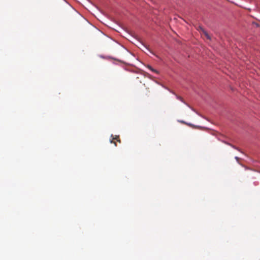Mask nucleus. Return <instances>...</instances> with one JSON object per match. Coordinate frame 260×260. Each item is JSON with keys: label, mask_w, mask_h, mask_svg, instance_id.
Listing matches in <instances>:
<instances>
[{"label": "nucleus", "mask_w": 260, "mask_h": 260, "mask_svg": "<svg viewBox=\"0 0 260 260\" xmlns=\"http://www.w3.org/2000/svg\"><path fill=\"white\" fill-rule=\"evenodd\" d=\"M198 30L202 32L203 33V34L205 36V37L207 38V39H209V40H211V37L209 35V34L204 29V28L203 27H202L201 26H199L198 27Z\"/></svg>", "instance_id": "f257e3e1"}, {"label": "nucleus", "mask_w": 260, "mask_h": 260, "mask_svg": "<svg viewBox=\"0 0 260 260\" xmlns=\"http://www.w3.org/2000/svg\"><path fill=\"white\" fill-rule=\"evenodd\" d=\"M147 68L148 69H149L150 71H151L152 72L155 73H156V74H159V72L155 69H154L151 66H150V65H147Z\"/></svg>", "instance_id": "f03ea898"}, {"label": "nucleus", "mask_w": 260, "mask_h": 260, "mask_svg": "<svg viewBox=\"0 0 260 260\" xmlns=\"http://www.w3.org/2000/svg\"><path fill=\"white\" fill-rule=\"evenodd\" d=\"M180 122H181V123H183V124H185L186 125H187L190 127H194V125H193L191 123H187V122H186L183 120H181V121H179Z\"/></svg>", "instance_id": "7ed1b4c3"}, {"label": "nucleus", "mask_w": 260, "mask_h": 260, "mask_svg": "<svg viewBox=\"0 0 260 260\" xmlns=\"http://www.w3.org/2000/svg\"><path fill=\"white\" fill-rule=\"evenodd\" d=\"M113 139L116 140L117 142H119V143H120V140L119 136H115V137L114 138H113Z\"/></svg>", "instance_id": "20e7f679"}, {"label": "nucleus", "mask_w": 260, "mask_h": 260, "mask_svg": "<svg viewBox=\"0 0 260 260\" xmlns=\"http://www.w3.org/2000/svg\"><path fill=\"white\" fill-rule=\"evenodd\" d=\"M177 98L178 100H180L181 102H184L183 100L181 97H180L179 96H177Z\"/></svg>", "instance_id": "39448f33"}, {"label": "nucleus", "mask_w": 260, "mask_h": 260, "mask_svg": "<svg viewBox=\"0 0 260 260\" xmlns=\"http://www.w3.org/2000/svg\"><path fill=\"white\" fill-rule=\"evenodd\" d=\"M231 146L233 148H235V149H236L238 150V151H240V150H239L238 148L236 147L235 146H233V145H231Z\"/></svg>", "instance_id": "423d86ee"}, {"label": "nucleus", "mask_w": 260, "mask_h": 260, "mask_svg": "<svg viewBox=\"0 0 260 260\" xmlns=\"http://www.w3.org/2000/svg\"><path fill=\"white\" fill-rule=\"evenodd\" d=\"M110 142H111V143H114L115 146H116V143L115 142L113 141V140H111L110 141Z\"/></svg>", "instance_id": "0eeeda50"}, {"label": "nucleus", "mask_w": 260, "mask_h": 260, "mask_svg": "<svg viewBox=\"0 0 260 260\" xmlns=\"http://www.w3.org/2000/svg\"><path fill=\"white\" fill-rule=\"evenodd\" d=\"M235 159H236V160H237L238 162H239V160L240 158H239L238 157L236 156V157H235Z\"/></svg>", "instance_id": "6e6552de"}]
</instances>
